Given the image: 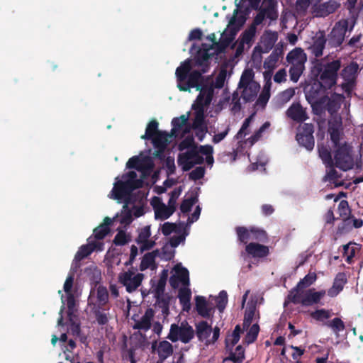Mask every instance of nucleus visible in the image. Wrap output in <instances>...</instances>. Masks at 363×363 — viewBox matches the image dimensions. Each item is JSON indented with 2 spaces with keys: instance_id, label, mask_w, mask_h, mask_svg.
<instances>
[{
  "instance_id": "09e8293b",
  "label": "nucleus",
  "mask_w": 363,
  "mask_h": 363,
  "mask_svg": "<svg viewBox=\"0 0 363 363\" xmlns=\"http://www.w3.org/2000/svg\"><path fill=\"white\" fill-rule=\"evenodd\" d=\"M267 158L264 154H261L259 156V158L257 160V161L253 162L252 164L250 166V169L251 171L254 170H264V166L267 163Z\"/></svg>"
},
{
  "instance_id": "f257e3e1",
  "label": "nucleus",
  "mask_w": 363,
  "mask_h": 363,
  "mask_svg": "<svg viewBox=\"0 0 363 363\" xmlns=\"http://www.w3.org/2000/svg\"><path fill=\"white\" fill-rule=\"evenodd\" d=\"M259 2L260 0H240L221 35L220 43L216 42L215 34H211L206 38L207 42L202 44L195 58L185 60L177 68L175 74L179 89L188 90L198 84L200 73L206 72L209 60L218 55L224 45L233 39L245 23L249 11L258 8Z\"/></svg>"
},
{
  "instance_id": "e2e57ef3",
  "label": "nucleus",
  "mask_w": 363,
  "mask_h": 363,
  "mask_svg": "<svg viewBox=\"0 0 363 363\" xmlns=\"http://www.w3.org/2000/svg\"><path fill=\"white\" fill-rule=\"evenodd\" d=\"M269 126L268 123H265L262 126L259 128V130L248 140V143L250 145H252L261 136V134Z\"/></svg>"
},
{
  "instance_id": "2f4dec72",
  "label": "nucleus",
  "mask_w": 363,
  "mask_h": 363,
  "mask_svg": "<svg viewBox=\"0 0 363 363\" xmlns=\"http://www.w3.org/2000/svg\"><path fill=\"white\" fill-rule=\"evenodd\" d=\"M196 307L198 313L201 315L207 317L211 315L213 309V304L203 296H196Z\"/></svg>"
},
{
  "instance_id": "473e14b6",
  "label": "nucleus",
  "mask_w": 363,
  "mask_h": 363,
  "mask_svg": "<svg viewBox=\"0 0 363 363\" xmlns=\"http://www.w3.org/2000/svg\"><path fill=\"white\" fill-rule=\"evenodd\" d=\"M189 115H182L179 118H175L172 120V135L178 136L181 133L186 132L188 129L186 122L188 121Z\"/></svg>"
},
{
  "instance_id": "39448f33",
  "label": "nucleus",
  "mask_w": 363,
  "mask_h": 363,
  "mask_svg": "<svg viewBox=\"0 0 363 363\" xmlns=\"http://www.w3.org/2000/svg\"><path fill=\"white\" fill-rule=\"evenodd\" d=\"M74 277L69 274L65 280L64 284V292L65 295L61 296L62 303L63 306L67 304L68 308L67 317L65 323H64V317L61 315L60 319L58 320V327H63L65 324L67 326V330H70L74 335H79V323L74 312L75 301L74 296V290L72 289V284ZM62 309L60 311V314L62 313Z\"/></svg>"
},
{
  "instance_id": "dca6fc26",
  "label": "nucleus",
  "mask_w": 363,
  "mask_h": 363,
  "mask_svg": "<svg viewBox=\"0 0 363 363\" xmlns=\"http://www.w3.org/2000/svg\"><path fill=\"white\" fill-rule=\"evenodd\" d=\"M143 279L142 274L130 270L123 272L118 276L119 282L125 287L128 292L135 291L140 285Z\"/></svg>"
},
{
  "instance_id": "f704fd0d",
  "label": "nucleus",
  "mask_w": 363,
  "mask_h": 363,
  "mask_svg": "<svg viewBox=\"0 0 363 363\" xmlns=\"http://www.w3.org/2000/svg\"><path fill=\"white\" fill-rule=\"evenodd\" d=\"M166 147H167V145H166ZM155 152H156V155L159 156L161 158L165 157L166 155H168V156L167 157V158L165 159V160L164 162L163 165H164V167L166 169L167 174L168 175L173 174L175 171L176 167H175V164H174V157H172L169 155H170L169 150L167 149V147H165L164 151L160 152L159 155H157V150H155Z\"/></svg>"
},
{
  "instance_id": "c03bdc74",
  "label": "nucleus",
  "mask_w": 363,
  "mask_h": 363,
  "mask_svg": "<svg viewBox=\"0 0 363 363\" xmlns=\"http://www.w3.org/2000/svg\"><path fill=\"white\" fill-rule=\"evenodd\" d=\"M310 316L317 321L323 322L328 319L331 316V314L328 310L318 309L314 311H311L310 313Z\"/></svg>"
},
{
  "instance_id": "3c124183",
  "label": "nucleus",
  "mask_w": 363,
  "mask_h": 363,
  "mask_svg": "<svg viewBox=\"0 0 363 363\" xmlns=\"http://www.w3.org/2000/svg\"><path fill=\"white\" fill-rule=\"evenodd\" d=\"M177 183V179L173 178H169L164 182V186H157L154 187V191L158 194H162L166 191L167 189L170 188Z\"/></svg>"
},
{
  "instance_id": "58836bf2",
  "label": "nucleus",
  "mask_w": 363,
  "mask_h": 363,
  "mask_svg": "<svg viewBox=\"0 0 363 363\" xmlns=\"http://www.w3.org/2000/svg\"><path fill=\"white\" fill-rule=\"evenodd\" d=\"M346 282L345 275L339 274L333 283V286L328 291V295L334 297L336 296L343 289V286Z\"/></svg>"
},
{
  "instance_id": "49530a36",
  "label": "nucleus",
  "mask_w": 363,
  "mask_h": 363,
  "mask_svg": "<svg viewBox=\"0 0 363 363\" xmlns=\"http://www.w3.org/2000/svg\"><path fill=\"white\" fill-rule=\"evenodd\" d=\"M359 250V246L355 243H350L344 246V255L347 262H350L355 253Z\"/></svg>"
},
{
  "instance_id": "7ed1b4c3",
  "label": "nucleus",
  "mask_w": 363,
  "mask_h": 363,
  "mask_svg": "<svg viewBox=\"0 0 363 363\" xmlns=\"http://www.w3.org/2000/svg\"><path fill=\"white\" fill-rule=\"evenodd\" d=\"M329 132L330 144L327 146L318 144V151L323 162L330 166L325 180L331 186L337 187L343 184L342 174L337 168L342 171L350 169L353 167V160L350 155V147L341 137L340 121H337L335 127L330 124Z\"/></svg>"
},
{
  "instance_id": "72a5a7b5",
  "label": "nucleus",
  "mask_w": 363,
  "mask_h": 363,
  "mask_svg": "<svg viewBox=\"0 0 363 363\" xmlns=\"http://www.w3.org/2000/svg\"><path fill=\"white\" fill-rule=\"evenodd\" d=\"M246 252L252 257H263L267 255L269 250L266 246L257 243H250L246 246Z\"/></svg>"
},
{
  "instance_id": "603ef678",
  "label": "nucleus",
  "mask_w": 363,
  "mask_h": 363,
  "mask_svg": "<svg viewBox=\"0 0 363 363\" xmlns=\"http://www.w3.org/2000/svg\"><path fill=\"white\" fill-rule=\"evenodd\" d=\"M175 247H172L171 245V241H169V244L164 245L162 249V252L161 254L162 258L165 260L171 259L174 255L175 251L174 248Z\"/></svg>"
},
{
  "instance_id": "680f3d73",
  "label": "nucleus",
  "mask_w": 363,
  "mask_h": 363,
  "mask_svg": "<svg viewBox=\"0 0 363 363\" xmlns=\"http://www.w3.org/2000/svg\"><path fill=\"white\" fill-rule=\"evenodd\" d=\"M252 120V116H250V118H248L245 120V121L244 122L240 131L238 133V135H237L238 139H242L247 135V129L248 128Z\"/></svg>"
},
{
  "instance_id": "f3484780",
  "label": "nucleus",
  "mask_w": 363,
  "mask_h": 363,
  "mask_svg": "<svg viewBox=\"0 0 363 363\" xmlns=\"http://www.w3.org/2000/svg\"><path fill=\"white\" fill-rule=\"evenodd\" d=\"M169 282L174 288L189 286V278L187 269L183 267L181 264H177L172 270Z\"/></svg>"
},
{
  "instance_id": "5fc2aeb1",
  "label": "nucleus",
  "mask_w": 363,
  "mask_h": 363,
  "mask_svg": "<svg viewBox=\"0 0 363 363\" xmlns=\"http://www.w3.org/2000/svg\"><path fill=\"white\" fill-rule=\"evenodd\" d=\"M255 30L256 29L255 26H252L250 28H249L247 30L245 31L242 38V42L243 44L245 43L248 45L250 43L255 34Z\"/></svg>"
},
{
  "instance_id": "9d476101",
  "label": "nucleus",
  "mask_w": 363,
  "mask_h": 363,
  "mask_svg": "<svg viewBox=\"0 0 363 363\" xmlns=\"http://www.w3.org/2000/svg\"><path fill=\"white\" fill-rule=\"evenodd\" d=\"M254 72L251 69L244 70L239 83V89H242V97L246 101L255 99L259 90V84L254 79Z\"/></svg>"
},
{
  "instance_id": "13d9d810",
  "label": "nucleus",
  "mask_w": 363,
  "mask_h": 363,
  "mask_svg": "<svg viewBox=\"0 0 363 363\" xmlns=\"http://www.w3.org/2000/svg\"><path fill=\"white\" fill-rule=\"evenodd\" d=\"M183 191V188L182 186H179L178 188L174 189L170 194V198L169 200V203L172 206L176 207L177 203V199L179 198V196L181 195L182 192Z\"/></svg>"
},
{
  "instance_id": "0eeeda50",
  "label": "nucleus",
  "mask_w": 363,
  "mask_h": 363,
  "mask_svg": "<svg viewBox=\"0 0 363 363\" xmlns=\"http://www.w3.org/2000/svg\"><path fill=\"white\" fill-rule=\"evenodd\" d=\"M259 313L252 303L246 308L243 321V330L246 331L245 338L246 343H252L256 340L259 331Z\"/></svg>"
},
{
  "instance_id": "a211bd4d",
  "label": "nucleus",
  "mask_w": 363,
  "mask_h": 363,
  "mask_svg": "<svg viewBox=\"0 0 363 363\" xmlns=\"http://www.w3.org/2000/svg\"><path fill=\"white\" fill-rule=\"evenodd\" d=\"M240 329L238 325L235 327L234 331L232 334L229 335L226 337V347L228 350L231 352V359L235 362H241L244 359V350L243 348L239 345L236 347L235 352H233V346L239 341L240 340Z\"/></svg>"
},
{
  "instance_id": "412c9836",
  "label": "nucleus",
  "mask_w": 363,
  "mask_h": 363,
  "mask_svg": "<svg viewBox=\"0 0 363 363\" xmlns=\"http://www.w3.org/2000/svg\"><path fill=\"white\" fill-rule=\"evenodd\" d=\"M340 6V3L334 0L320 4L316 3L311 5V13L316 17H325L336 11Z\"/></svg>"
},
{
  "instance_id": "e433bc0d",
  "label": "nucleus",
  "mask_w": 363,
  "mask_h": 363,
  "mask_svg": "<svg viewBox=\"0 0 363 363\" xmlns=\"http://www.w3.org/2000/svg\"><path fill=\"white\" fill-rule=\"evenodd\" d=\"M179 298L181 304L183 306V310L188 311L190 309V299H191V290L188 286L179 287Z\"/></svg>"
},
{
  "instance_id": "6e6552de",
  "label": "nucleus",
  "mask_w": 363,
  "mask_h": 363,
  "mask_svg": "<svg viewBox=\"0 0 363 363\" xmlns=\"http://www.w3.org/2000/svg\"><path fill=\"white\" fill-rule=\"evenodd\" d=\"M158 123L156 121H150L147 128L145 135L141 136L142 139L151 138L157 155L164 151L166 145L171 142L172 135H167L164 132L157 130Z\"/></svg>"
},
{
  "instance_id": "1a4fd4ad",
  "label": "nucleus",
  "mask_w": 363,
  "mask_h": 363,
  "mask_svg": "<svg viewBox=\"0 0 363 363\" xmlns=\"http://www.w3.org/2000/svg\"><path fill=\"white\" fill-rule=\"evenodd\" d=\"M306 60V55L301 48H296L288 53L286 60L291 65L289 73L293 82H298L304 69V64Z\"/></svg>"
},
{
  "instance_id": "a18cd8bd",
  "label": "nucleus",
  "mask_w": 363,
  "mask_h": 363,
  "mask_svg": "<svg viewBox=\"0 0 363 363\" xmlns=\"http://www.w3.org/2000/svg\"><path fill=\"white\" fill-rule=\"evenodd\" d=\"M155 262V254L147 253L144 255L140 263V269L141 271L145 270L146 269L154 268Z\"/></svg>"
},
{
  "instance_id": "0e129e2a",
  "label": "nucleus",
  "mask_w": 363,
  "mask_h": 363,
  "mask_svg": "<svg viewBox=\"0 0 363 363\" xmlns=\"http://www.w3.org/2000/svg\"><path fill=\"white\" fill-rule=\"evenodd\" d=\"M205 170L203 167L196 168L189 174V177L193 180L201 179L204 175Z\"/></svg>"
},
{
  "instance_id": "bb28decb",
  "label": "nucleus",
  "mask_w": 363,
  "mask_h": 363,
  "mask_svg": "<svg viewBox=\"0 0 363 363\" xmlns=\"http://www.w3.org/2000/svg\"><path fill=\"white\" fill-rule=\"evenodd\" d=\"M286 115L289 118L298 122L306 121L308 118L306 110L298 103H294L286 111Z\"/></svg>"
},
{
  "instance_id": "7c9ffc66",
  "label": "nucleus",
  "mask_w": 363,
  "mask_h": 363,
  "mask_svg": "<svg viewBox=\"0 0 363 363\" xmlns=\"http://www.w3.org/2000/svg\"><path fill=\"white\" fill-rule=\"evenodd\" d=\"M108 297V295L106 289L103 286L99 285L91 291L89 301L91 303L98 301L99 305H102L107 301Z\"/></svg>"
},
{
  "instance_id": "4d7b16f0",
  "label": "nucleus",
  "mask_w": 363,
  "mask_h": 363,
  "mask_svg": "<svg viewBox=\"0 0 363 363\" xmlns=\"http://www.w3.org/2000/svg\"><path fill=\"white\" fill-rule=\"evenodd\" d=\"M193 148L198 147L195 146L194 139L191 137H187L179 145L180 150L185 149H187V150H191Z\"/></svg>"
},
{
  "instance_id": "774afa93",
  "label": "nucleus",
  "mask_w": 363,
  "mask_h": 363,
  "mask_svg": "<svg viewBox=\"0 0 363 363\" xmlns=\"http://www.w3.org/2000/svg\"><path fill=\"white\" fill-rule=\"evenodd\" d=\"M286 77V72L285 69L279 70L274 77V80L277 83H281L285 81Z\"/></svg>"
},
{
  "instance_id": "37998d69",
  "label": "nucleus",
  "mask_w": 363,
  "mask_h": 363,
  "mask_svg": "<svg viewBox=\"0 0 363 363\" xmlns=\"http://www.w3.org/2000/svg\"><path fill=\"white\" fill-rule=\"evenodd\" d=\"M197 199L196 195L194 193L187 194L185 196V199H184L182 205H181V211L182 213H188L190 211L191 208L196 203Z\"/></svg>"
},
{
  "instance_id": "864d4df0",
  "label": "nucleus",
  "mask_w": 363,
  "mask_h": 363,
  "mask_svg": "<svg viewBox=\"0 0 363 363\" xmlns=\"http://www.w3.org/2000/svg\"><path fill=\"white\" fill-rule=\"evenodd\" d=\"M278 56L275 54H272L264 61V67L269 71L273 70L277 67Z\"/></svg>"
},
{
  "instance_id": "69168bd1",
  "label": "nucleus",
  "mask_w": 363,
  "mask_h": 363,
  "mask_svg": "<svg viewBox=\"0 0 363 363\" xmlns=\"http://www.w3.org/2000/svg\"><path fill=\"white\" fill-rule=\"evenodd\" d=\"M216 302L218 307L220 309H223L227 303V294L225 291H221L217 297Z\"/></svg>"
},
{
  "instance_id": "2eb2a0df",
  "label": "nucleus",
  "mask_w": 363,
  "mask_h": 363,
  "mask_svg": "<svg viewBox=\"0 0 363 363\" xmlns=\"http://www.w3.org/2000/svg\"><path fill=\"white\" fill-rule=\"evenodd\" d=\"M340 65L338 61H334L325 67L320 73L319 84L323 88H330L336 82V73Z\"/></svg>"
},
{
  "instance_id": "f8f14e48",
  "label": "nucleus",
  "mask_w": 363,
  "mask_h": 363,
  "mask_svg": "<svg viewBox=\"0 0 363 363\" xmlns=\"http://www.w3.org/2000/svg\"><path fill=\"white\" fill-rule=\"evenodd\" d=\"M161 230L164 235L173 234L170 239L172 247H177L179 244L183 243L188 235L186 226L184 224L176 225L167 222L162 225Z\"/></svg>"
},
{
  "instance_id": "052dcab7",
  "label": "nucleus",
  "mask_w": 363,
  "mask_h": 363,
  "mask_svg": "<svg viewBox=\"0 0 363 363\" xmlns=\"http://www.w3.org/2000/svg\"><path fill=\"white\" fill-rule=\"evenodd\" d=\"M267 4H269V9L267 11H264V16H267L271 20L276 19L278 16V14L277 11L275 10L274 4L272 1H268Z\"/></svg>"
},
{
  "instance_id": "f03ea898",
  "label": "nucleus",
  "mask_w": 363,
  "mask_h": 363,
  "mask_svg": "<svg viewBox=\"0 0 363 363\" xmlns=\"http://www.w3.org/2000/svg\"><path fill=\"white\" fill-rule=\"evenodd\" d=\"M152 167L153 163L149 153L143 152L130 158L126 164L128 171L115 179L108 197L118 203H125L121 214L116 217L121 224L128 225L134 218L143 215L144 210L141 202H132L129 196L133 189L142 186L144 179L150 174Z\"/></svg>"
},
{
  "instance_id": "ea45409f",
  "label": "nucleus",
  "mask_w": 363,
  "mask_h": 363,
  "mask_svg": "<svg viewBox=\"0 0 363 363\" xmlns=\"http://www.w3.org/2000/svg\"><path fill=\"white\" fill-rule=\"evenodd\" d=\"M121 262L120 255L114 251H108L106 255L105 263L111 273H113V269L115 266H118Z\"/></svg>"
},
{
  "instance_id": "cd10ccee",
  "label": "nucleus",
  "mask_w": 363,
  "mask_h": 363,
  "mask_svg": "<svg viewBox=\"0 0 363 363\" xmlns=\"http://www.w3.org/2000/svg\"><path fill=\"white\" fill-rule=\"evenodd\" d=\"M154 317V311L151 308L146 310L145 313L139 319L135 320L134 328L147 330L150 326Z\"/></svg>"
},
{
  "instance_id": "a19ab883",
  "label": "nucleus",
  "mask_w": 363,
  "mask_h": 363,
  "mask_svg": "<svg viewBox=\"0 0 363 363\" xmlns=\"http://www.w3.org/2000/svg\"><path fill=\"white\" fill-rule=\"evenodd\" d=\"M316 279L315 273L310 272L298 282L296 288L292 291L306 290V289L312 285L315 281Z\"/></svg>"
},
{
  "instance_id": "aec40b11",
  "label": "nucleus",
  "mask_w": 363,
  "mask_h": 363,
  "mask_svg": "<svg viewBox=\"0 0 363 363\" xmlns=\"http://www.w3.org/2000/svg\"><path fill=\"white\" fill-rule=\"evenodd\" d=\"M151 205L153 207L156 219H167L175 210V206H172L169 202L168 205L166 206L162 200L157 196L152 199Z\"/></svg>"
},
{
  "instance_id": "c9c22d12",
  "label": "nucleus",
  "mask_w": 363,
  "mask_h": 363,
  "mask_svg": "<svg viewBox=\"0 0 363 363\" xmlns=\"http://www.w3.org/2000/svg\"><path fill=\"white\" fill-rule=\"evenodd\" d=\"M112 219L106 217L104 220V223L96 228L94 230V240L92 241H101L109 232L108 225L111 223Z\"/></svg>"
},
{
  "instance_id": "6ab92c4d",
  "label": "nucleus",
  "mask_w": 363,
  "mask_h": 363,
  "mask_svg": "<svg viewBox=\"0 0 363 363\" xmlns=\"http://www.w3.org/2000/svg\"><path fill=\"white\" fill-rule=\"evenodd\" d=\"M313 132V129L312 125L305 123L300 126L296 135L298 143L308 150H312L314 147Z\"/></svg>"
},
{
  "instance_id": "423d86ee",
  "label": "nucleus",
  "mask_w": 363,
  "mask_h": 363,
  "mask_svg": "<svg viewBox=\"0 0 363 363\" xmlns=\"http://www.w3.org/2000/svg\"><path fill=\"white\" fill-rule=\"evenodd\" d=\"M213 152V147L211 145L200 146L199 148L186 150L179 155L178 164L184 171H188L195 164L203 162L205 159L206 163L212 166L214 162Z\"/></svg>"
},
{
  "instance_id": "b1692460",
  "label": "nucleus",
  "mask_w": 363,
  "mask_h": 363,
  "mask_svg": "<svg viewBox=\"0 0 363 363\" xmlns=\"http://www.w3.org/2000/svg\"><path fill=\"white\" fill-rule=\"evenodd\" d=\"M104 250V243L101 241H92L89 238L88 244L82 246L77 252L74 261H79L87 257L92 251H102Z\"/></svg>"
},
{
  "instance_id": "20e7f679",
  "label": "nucleus",
  "mask_w": 363,
  "mask_h": 363,
  "mask_svg": "<svg viewBox=\"0 0 363 363\" xmlns=\"http://www.w3.org/2000/svg\"><path fill=\"white\" fill-rule=\"evenodd\" d=\"M194 87L200 90V94L196 102L193 104V108L196 111V114L194 122V128L196 130L197 137L200 140H202L207 131L206 126L203 123V106L209 104L212 99L213 94L212 79L211 78L204 79L201 77V73H200L198 84L195 86H191L188 90L184 91H189L191 88Z\"/></svg>"
},
{
  "instance_id": "8fccbe9b",
  "label": "nucleus",
  "mask_w": 363,
  "mask_h": 363,
  "mask_svg": "<svg viewBox=\"0 0 363 363\" xmlns=\"http://www.w3.org/2000/svg\"><path fill=\"white\" fill-rule=\"evenodd\" d=\"M130 240V236L123 230L118 231L114 238V242L118 245H123Z\"/></svg>"
},
{
  "instance_id": "5701e85b",
  "label": "nucleus",
  "mask_w": 363,
  "mask_h": 363,
  "mask_svg": "<svg viewBox=\"0 0 363 363\" xmlns=\"http://www.w3.org/2000/svg\"><path fill=\"white\" fill-rule=\"evenodd\" d=\"M354 22L352 19L341 20L333 28L331 35L337 43L340 44L343 40L345 34L348 30H351L354 26Z\"/></svg>"
},
{
  "instance_id": "c85d7f7f",
  "label": "nucleus",
  "mask_w": 363,
  "mask_h": 363,
  "mask_svg": "<svg viewBox=\"0 0 363 363\" xmlns=\"http://www.w3.org/2000/svg\"><path fill=\"white\" fill-rule=\"evenodd\" d=\"M152 350L153 352H157L162 359H166L172 353V345L167 341L153 342Z\"/></svg>"
},
{
  "instance_id": "ddd939ff",
  "label": "nucleus",
  "mask_w": 363,
  "mask_h": 363,
  "mask_svg": "<svg viewBox=\"0 0 363 363\" xmlns=\"http://www.w3.org/2000/svg\"><path fill=\"white\" fill-rule=\"evenodd\" d=\"M194 336L193 328L186 323H182L180 325H172L169 334V338L172 341L180 340L184 343L189 342Z\"/></svg>"
},
{
  "instance_id": "bf43d9fd",
  "label": "nucleus",
  "mask_w": 363,
  "mask_h": 363,
  "mask_svg": "<svg viewBox=\"0 0 363 363\" xmlns=\"http://www.w3.org/2000/svg\"><path fill=\"white\" fill-rule=\"evenodd\" d=\"M227 76L225 69H221L218 74L214 86L216 88H221L223 86Z\"/></svg>"
},
{
  "instance_id": "79ce46f5",
  "label": "nucleus",
  "mask_w": 363,
  "mask_h": 363,
  "mask_svg": "<svg viewBox=\"0 0 363 363\" xmlns=\"http://www.w3.org/2000/svg\"><path fill=\"white\" fill-rule=\"evenodd\" d=\"M325 38L322 33H319L315 36V40L312 45L311 49L312 52L315 56H320L322 55L323 49L325 45Z\"/></svg>"
},
{
  "instance_id": "4468645a",
  "label": "nucleus",
  "mask_w": 363,
  "mask_h": 363,
  "mask_svg": "<svg viewBox=\"0 0 363 363\" xmlns=\"http://www.w3.org/2000/svg\"><path fill=\"white\" fill-rule=\"evenodd\" d=\"M196 334L200 342L209 345L218 340L219 330L216 328L213 330L207 323L202 321L196 325Z\"/></svg>"
},
{
  "instance_id": "6e6d98bb",
  "label": "nucleus",
  "mask_w": 363,
  "mask_h": 363,
  "mask_svg": "<svg viewBox=\"0 0 363 363\" xmlns=\"http://www.w3.org/2000/svg\"><path fill=\"white\" fill-rule=\"evenodd\" d=\"M269 90L270 84L267 83L263 88V90L259 97L258 103L262 104V105L266 104L270 96Z\"/></svg>"
},
{
  "instance_id": "de8ad7c7",
  "label": "nucleus",
  "mask_w": 363,
  "mask_h": 363,
  "mask_svg": "<svg viewBox=\"0 0 363 363\" xmlns=\"http://www.w3.org/2000/svg\"><path fill=\"white\" fill-rule=\"evenodd\" d=\"M358 70V65L356 63H352L348 65L343 71V77L346 80L350 82L353 80Z\"/></svg>"
},
{
  "instance_id": "4be33fe9",
  "label": "nucleus",
  "mask_w": 363,
  "mask_h": 363,
  "mask_svg": "<svg viewBox=\"0 0 363 363\" xmlns=\"http://www.w3.org/2000/svg\"><path fill=\"white\" fill-rule=\"evenodd\" d=\"M277 40V33L276 32L266 31L261 38L259 48L256 49L253 53V57L260 59L261 52H267Z\"/></svg>"
},
{
  "instance_id": "338daca9",
  "label": "nucleus",
  "mask_w": 363,
  "mask_h": 363,
  "mask_svg": "<svg viewBox=\"0 0 363 363\" xmlns=\"http://www.w3.org/2000/svg\"><path fill=\"white\" fill-rule=\"evenodd\" d=\"M341 216L347 217L349 213L348 203L346 201H341L338 207Z\"/></svg>"
},
{
  "instance_id": "393cba45",
  "label": "nucleus",
  "mask_w": 363,
  "mask_h": 363,
  "mask_svg": "<svg viewBox=\"0 0 363 363\" xmlns=\"http://www.w3.org/2000/svg\"><path fill=\"white\" fill-rule=\"evenodd\" d=\"M150 227L149 225L141 228L137 238V243L140 245L141 252L151 249L154 247L155 242L154 240L150 238Z\"/></svg>"
},
{
  "instance_id": "9b49d317",
  "label": "nucleus",
  "mask_w": 363,
  "mask_h": 363,
  "mask_svg": "<svg viewBox=\"0 0 363 363\" xmlns=\"http://www.w3.org/2000/svg\"><path fill=\"white\" fill-rule=\"evenodd\" d=\"M325 294V291H316L314 289L291 291L289 294V299L294 303H301L304 306H311L318 303Z\"/></svg>"
},
{
  "instance_id": "4c0bfd02",
  "label": "nucleus",
  "mask_w": 363,
  "mask_h": 363,
  "mask_svg": "<svg viewBox=\"0 0 363 363\" xmlns=\"http://www.w3.org/2000/svg\"><path fill=\"white\" fill-rule=\"evenodd\" d=\"M304 349L301 347H295L292 345H289L287 347H283L281 354V355H284L286 352H288L291 355L293 359L296 363H300V359L301 356L304 353Z\"/></svg>"
},
{
  "instance_id": "a878e982",
  "label": "nucleus",
  "mask_w": 363,
  "mask_h": 363,
  "mask_svg": "<svg viewBox=\"0 0 363 363\" xmlns=\"http://www.w3.org/2000/svg\"><path fill=\"white\" fill-rule=\"evenodd\" d=\"M57 340H59L62 345V350L64 351V353L65 354L66 359L70 362L73 361L74 358L72 355L69 354V352H71L74 348H75V342L72 340H69L68 344L65 345V344L67 340V335L65 333H63L60 335V337L59 339L57 338V335H52L51 342L53 345H55Z\"/></svg>"
},
{
  "instance_id": "c756f323",
  "label": "nucleus",
  "mask_w": 363,
  "mask_h": 363,
  "mask_svg": "<svg viewBox=\"0 0 363 363\" xmlns=\"http://www.w3.org/2000/svg\"><path fill=\"white\" fill-rule=\"evenodd\" d=\"M237 233L239 239L242 242H246L248 240L258 239L264 236V232L262 230H255L254 228L247 230L243 227L238 228Z\"/></svg>"
}]
</instances>
